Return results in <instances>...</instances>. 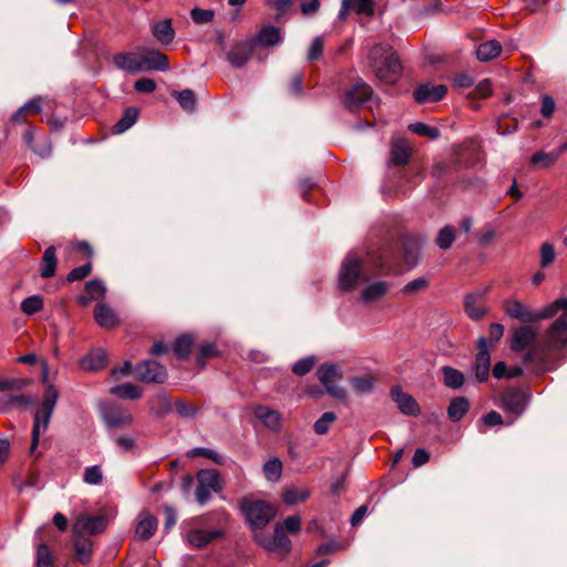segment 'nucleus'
Wrapping results in <instances>:
<instances>
[{
	"label": "nucleus",
	"instance_id": "1",
	"mask_svg": "<svg viewBox=\"0 0 567 567\" xmlns=\"http://www.w3.org/2000/svg\"><path fill=\"white\" fill-rule=\"evenodd\" d=\"M368 65L375 76L389 84L395 83L402 73L399 56L388 44H375L368 52Z\"/></svg>",
	"mask_w": 567,
	"mask_h": 567
},
{
	"label": "nucleus",
	"instance_id": "2",
	"mask_svg": "<svg viewBox=\"0 0 567 567\" xmlns=\"http://www.w3.org/2000/svg\"><path fill=\"white\" fill-rule=\"evenodd\" d=\"M239 509L255 535L259 534L258 532L268 525L277 514V509L271 503L251 496L240 499Z\"/></svg>",
	"mask_w": 567,
	"mask_h": 567
},
{
	"label": "nucleus",
	"instance_id": "3",
	"mask_svg": "<svg viewBox=\"0 0 567 567\" xmlns=\"http://www.w3.org/2000/svg\"><path fill=\"white\" fill-rule=\"evenodd\" d=\"M367 256L362 250H353L347 254L341 262L338 285L343 291H349L359 286L365 279Z\"/></svg>",
	"mask_w": 567,
	"mask_h": 567
},
{
	"label": "nucleus",
	"instance_id": "4",
	"mask_svg": "<svg viewBox=\"0 0 567 567\" xmlns=\"http://www.w3.org/2000/svg\"><path fill=\"white\" fill-rule=\"evenodd\" d=\"M58 401V391L54 385L49 384L45 388L43 400L40 408L37 410L33 427H32V437H31V446L30 453L33 454L40 440V435L48 430L50 420L52 417L53 411L55 409Z\"/></svg>",
	"mask_w": 567,
	"mask_h": 567
},
{
	"label": "nucleus",
	"instance_id": "5",
	"mask_svg": "<svg viewBox=\"0 0 567 567\" xmlns=\"http://www.w3.org/2000/svg\"><path fill=\"white\" fill-rule=\"evenodd\" d=\"M501 409L506 413L507 424H513L527 409L529 394L518 388L506 389L501 394Z\"/></svg>",
	"mask_w": 567,
	"mask_h": 567
},
{
	"label": "nucleus",
	"instance_id": "6",
	"mask_svg": "<svg viewBox=\"0 0 567 567\" xmlns=\"http://www.w3.org/2000/svg\"><path fill=\"white\" fill-rule=\"evenodd\" d=\"M197 481L195 498L200 506L210 501L212 493H219L223 489L220 475L216 470H200L197 474Z\"/></svg>",
	"mask_w": 567,
	"mask_h": 567
},
{
	"label": "nucleus",
	"instance_id": "7",
	"mask_svg": "<svg viewBox=\"0 0 567 567\" xmlns=\"http://www.w3.org/2000/svg\"><path fill=\"white\" fill-rule=\"evenodd\" d=\"M373 91L363 80H358L348 87L341 99V103L350 112L359 111L368 101L371 100Z\"/></svg>",
	"mask_w": 567,
	"mask_h": 567
},
{
	"label": "nucleus",
	"instance_id": "8",
	"mask_svg": "<svg viewBox=\"0 0 567 567\" xmlns=\"http://www.w3.org/2000/svg\"><path fill=\"white\" fill-rule=\"evenodd\" d=\"M544 347L558 352L567 347V312L560 315L547 329Z\"/></svg>",
	"mask_w": 567,
	"mask_h": 567
},
{
	"label": "nucleus",
	"instance_id": "9",
	"mask_svg": "<svg viewBox=\"0 0 567 567\" xmlns=\"http://www.w3.org/2000/svg\"><path fill=\"white\" fill-rule=\"evenodd\" d=\"M100 412L109 429H123L133 422L131 412L115 403L101 404Z\"/></svg>",
	"mask_w": 567,
	"mask_h": 567
},
{
	"label": "nucleus",
	"instance_id": "10",
	"mask_svg": "<svg viewBox=\"0 0 567 567\" xmlns=\"http://www.w3.org/2000/svg\"><path fill=\"white\" fill-rule=\"evenodd\" d=\"M255 539L265 549L277 553L279 555H287L291 549V542L285 534L281 525L275 527L272 536L256 534Z\"/></svg>",
	"mask_w": 567,
	"mask_h": 567
},
{
	"label": "nucleus",
	"instance_id": "11",
	"mask_svg": "<svg viewBox=\"0 0 567 567\" xmlns=\"http://www.w3.org/2000/svg\"><path fill=\"white\" fill-rule=\"evenodd\" d=\"M138 380L146 383H163L167 379V370L153 359H147L134 368Z\"/></svg>",
	"mask_w": 567,
	"mask_h": 567
},
{
	"label": "nucleus",
	"instance_id": "12",
	"mask_svg": "<svg viewBox=\"0 0 567 567\" xmlns=\"http://www.w3.org/2000/svg\"><path fill=\"white\" fill-rule=\"evenodd\" d=\"M255 49V40L247 39L236 43L226 54L229 64L235 69H241L251 58Z\"/></svg>",
	"mask_w": 567,
	"mask_h": 567
},
{
	"label": "nucleus",
	"instance_id": "13",
	"mask_svg": "<svg viewBox=\"0 0 567 567\" xmlns=\"http://www.w3.org/2000/svg\"><path fill=\"white\" fill-rule=\"evenodd\" d=\"M141 72L167 71L169 69L168 58L158 50H143L141 52Z\"/></svg>",
	"mask_w": 567,
	"mask_h": 567
},
{
	"label": "nucleus",
	"instance_id": "14",
	"mask_svg": "<svg viewBox=\"0 0 567 567\" xmlns=\"http://www.w3.org/2000/svg\"><path fill=\"white\" fill-rule=\"evenodd\" d=\"M106 518L104 516L79 515L73 529L74 534L83 536L102 533L106 528Z\"/></svg>",
	"mask_w": 567,
	"mask_h": 567
},
{
	"label": "nucleus",
	"instance_id": "15",
	"mask_svg": "<svg viewBox=\"0 0 567 567\" xmlns=\"http://www.w3.org/2000/svg\"><path fill=\"white\" fill-rule=\"evenodd\" d=\"M504 309L508 317L518 319L525 323L537 322L536 310L530 309L517 299L506 300Z\"/></svg>",
	"mask_w": 567,
	"mask_h": 567
},
{
	"label": "nucleus",
	"instance_id": "16",
	"mask_svg": "<svg viewBox=\"0 0 567 567\" xmlns=\"http://www.w3.org/2000/svg\"><path fill=\"white\" fill-rule=\"evenodd\" d=\"M390 395L403 414L415 416L420 413V408L415 399L404 392L401 386H393Z\"/></svg>",
	"mask_w": 567,
	"mask_h": 567
},
{
	"label": "nucleus",
	"instance_id": "17",
	"mask_svg": "<svg viewBox=\"0 0 567 567\" xmlns=\"http://www.w3.org/2000/svg\"><path fill=\"white\" fill-rule=\"evenodd\" d=\"M391 289V284L386 280H375L368 284L360 293L362 302L370 305L380 301Z\"/></svg>",
	"mask_w": 567,
	"mask_h": 567
},
{
	"label": "nucleus",
	"instance_id": "18",
	"mask_svg": "<svg viewBox=\"0 0 567 567\" xmlns=\"http://www.w3.org/2000/svg\"><path fill=\"white\" fill-rule=\"evenodd\" d=\"M255 416L270 431L278 432L281 430V414L265 405L254 408Z\"/></svg>",
	"mask_w": 567,
	"mask_h": 567
},
{
	"label": "nucleus",
	"instance_id": "19",
	"mask_svg": "<svg viewBox=\"0 0 567 567\" xmlns=\"http://www.w3.org/2000/svg\"><path fill=\"white\" fill-rule=\"evenodd\" d=\"M446 86L443 84H423L414 90V99L417 103L437 102L446 94Z\"/></svg>",
	"mask_w": 567,
	"mask_h": 567
},
{
	"label": "nucleus",
	"instance_id": "20",
	"mask_svg": "<svg viewBox=\"0 0 567 567\" xmlns=\"http://www.w3.org/2000/svg\"><path fill=\"white\" fill-rule=\"evenodd\" d=\"M141 53L123 52L114 55V65L125 72L136 74L141 72Z\"/></svg>",
	"mask_w": 567,
	"mask_h": 567
},
{
	"label": "nucleus",
	"instance_id": "21",
	"mask_svg": "<svg viewBox=\"0 0 567 567\" xmlns=\"http://www.w3.org/2000/svg\"><path fill=\"white\" fill-rule=\"evenodd\" d=\"M537 332L529 326H522L513 333L511 348L513 351H522L536 339Z\"/></svg>",
	"mask_w": 567,
	"mask_h": 567
},
{
	"label": "nucleus",
	"instance_id": "22",
	"mask_svg": "<svg viewBox=\"0 0 567 567\" xmlns=\"http://www.w3.org/2000/svg\"><path fill=\"white\" fill-rule=\"evenodd\" d=\"M423 240L419 237H406L403 243L405 262L410 267H415L421 258Z\"/></svg>",
	"mask_w": 567,
	"mask_h": 567
},
{
	"label": "nucleus",
	"instance_id": "23",
	"mask_svg": "<svg viewBox=\"0 0 567 567\" xmlns=\"http://www.w3.org/2000/svg\"><path fill=\"white\" fill-rule=\"evenodd\" d=\"M106 353L102 348H95L80 360V365L85 371L101 370L106 365Z\"/></svg>",
	"mask_w": 567,
	"mask_h": 567
},
{
	"label": "nucleus",
	"instance_id": "24",
	"mask_svg": "<svg viewBox=\"0 0 567 567\" xmlns=\"http://www.w3.org/2000/svg\"><path fill=\"white\" fill-rule=\"evenodd\" d=\"M157 529V519L156 517L147 514L141 513L138 516V522L135 528V536L140 540H147L151 538L155 530Z\"/></svg>",
	"mask_w": 567,
	"mask_h": 567
},
{
	"label": "nucleus",
	"instance_id": "25",
	"mask_svg": "<svg viewBox=\"0 0 567 567\" xmlns=\"http://www.w3.org/2000/svg\"><path fill=\"white\" fill-rule=\"evenodd\" d=\"M152 33L155 39L163 45L169 44L175 38V30L171 19L154 22L151 25Z\"/></svg>",
	"mask_w": 567,
	"mask_h": 567
},
{
	"label": "nucleus",
	"instance_id": "26",
	"mask_svg": "<svg viewBox=\"0 0 567 567\" xmlns=\"http://www.w3.org/2000/svg\"><path fill=\"white\" fill-rule=\"evenodd\" d=\"M482 298V293L474 292L468 293L464 299L465 311L467 316L473 320H480L486 313V310L481 302Z\"/></svg>",
	"mask_w": 567,
	"mask_h": 567
},
{
	"label": "nucleus",
	"instance_id": "27",
	"mask_svg": "<svg viewBox=\"0 0 567 567\" xmlns=\"http://www.w3.org/2000/svg\"><path fill=\"white\" fill-rule=\"evenodd\" d=\"M94 318L97 324L105 329H110L118 324L116 313L105 303H97Z\"/></svg>",
	"mask_w": 567,
	"mask_h": 567
},
{
	"label": "nucleus",
	"instance_id": "28",
	"mask_svg": "<svg viewBox=\"0 0 567 567\" xmlns=\"http://www.w3.org/2000/svg\"><path fill=\"white\" fill-rule=\"evenodd\" d=\"M56 249L54 246L48 247L42 255V266L40 277L43 279L52 278L56 272Z\"/></svg>",
	"mask_w": 567,
	"mask_h": 567
},
{
	"label": "nucleus",
	"instance_id": "29",
	"mask_svg": "<svg viewBox=\"0 0 567 567\" xmlns=\"http://www.w3.org/2000/svg\"><path fill=\"white\" fill-rule=\"evenodd\" d=\"M92 550V540L86 536L75 534L74 551L76 560L82 564H87L91 560Z\"/></svg>",
	"mask_w": 567,
	"mask_h": 567
},
{
	"label": "nucleus",
	"instance_id": "30",
	"mask_svg": "<svg viewBox=\"0 0 567 567\" xmlns=\"http://www.w3.org/2000/svg\"><path fill=\"white\" fill-rule=\"evenodd\" d=\"M221 535L219 530L193 529L187 535L188 543L200 548Z\"/></svg>",
	"mask_w": 567,
	"mask_h": 567
},
{
	"label": "nucleus",
	"instance_id": "31",
	"mask_svg": "<svg viewBox=\"0 0 567 567\" xmlns=\"http://www.w3.org/2000/svg\"><path fill=\"white\" fill-rule=\"evenodd\" d=\"M254 40L255 44L258 43L262 47H274L281 42V35L278 28L268 25L262 28Z\"/></svg>",
	"mask_w": 567,
	"mask_h": 567
},
{
	"label": "nucleus",
	"instance_id": "32",
	"mask_svg": "<svg viewBox=\"0 0 567 567\" xmlns=\"http://www.w3.org/2000/svg\"><path fill=\"white\" fill-rule=\"evenodd\" d=\"M501 52V43L496 40H491L483 42L477 47L476 56L480 61L487 62L498 56Z\"/></svg>",
	"mask_w": 567,
	"mask_h": 567
},
{
	"label": "nucleus",
	"instance_id": "33",
	"mask_svg": "<svg viewBox=\"0 0 567 567\" xmlns=\"http://www.w3.org/2000/svg\"><path fill=\"white\" fill-rule=\"evenodd\" d=\"M85 292L89 297H81L80 301L86 305L90 300L101 299L106 293V287L100 279H93L85 284Z\"/></svg>",
	"mask_w": 567,
	"mask_h": 567
},
{
	"label": "nucleus",
	"instance_id": "34",
	"mask_svg": "<svg viewBox=\"0 0 567 567\" xmlns=\"http://www.w3.org/2000/svg\"><path fill=\"white\" fill-rule=\"evenodd\" d=\"M470 409V403L464 396L455 398L447 408V415L453 422H457L464 417Z\"/></svg>",
	"mask_w": 567,
	"mask_h": 567
},
{
	"label": "nucleus",
	"instance_id": "35",
	"mask_svg": "<svg viewBox=\"0 0 567 567\" xmlns=\"http://www.w3.org/2000/svg\"><path fill=\"white\" fill-rule=\"evenodd\" d=\"M110 393L125 400H137L142 396L141 389L132 383L114 385L110 389Z\"/></svg>",
	"mask_w": 567,
	"mask_h": 567
},
{
	"label": "nucleus",
	"instance_id": "36",
	"mask_svg": "<svg viewBox=\"0 0 567 567\" xmlns=\"http://www.w3.org/2000/svg\"><path fill=\"white\" fill-rule=\"evenodd\" d=\"M525 363H535L542 370L551 369L553 365L549 363V355L539 348H533L524 355Z\"/></svg>",
	"mask_w": 567,
	"mask_h": 567
},
{
	"label": "nucleus",
	"instance_id": "37",
	"mask_svg": "<svg viewBox=\"0 0 567 567\" xmlns=\"http://www.w3.org/2000/svg\"><path fill=\"white\" fill-rule=\"evenodd\" d=\"M342 374L341 367L333 363H324L318 369L319 380L323 385L334 382V379H341Z\"/></svg>",
	"mask_w": 567,
	"mask_h": 567
},
{
	"label": "nucleus",
	"instance_id": "38",
	"mask_svg": "<svg viewBox=\"0 0 567 567\" xmlns=\"http://www.w3.org/2000/svg\"><path fill=\"white\" fill-rule=\"evenodd\" d=\"M138 117V110L136 107H127L123 116L117 121V123L113 126V132L115 134H121L132 127Z\"/></svg>",
	"mask_w": 567,
	"mask_h": 567
},
{
	"label": "nucleus",
	"instance_id": "39",
	"mask_svg": "<svg viewBox=\"0 0 567 567\" xmlns=\"http://www.w3.org/2000/svg\"><path fill=\"white\" fill-rule=\"evenodd\" d=\"M410 159V151L409 146L403 140H398L393 142L391 146V157L390 161L393 164H406Z\"/></svg>",
	"mask_w": 567,
	"mask_h": 567
},
{
	"label": "nucleus",
	"instance_id": "40",
	"mask_svg": "<svg viewBox=\"0 0 567 567\" xmlns=\"http://www.w3.org/2000/svg\"><path fill=\"white\" fill-rule=\"evenodd\" d=\"M309 496V489L290 486L284 492L282 501L287 505H295L305 502Z\"/></svg>",
	"mask_w": 567,
	"mask_h": 567
},
{
	"label": "nucleus",
	"instance_id": "41",
	"mask_svg": "<svg viewBox=\"0 0 567 567\" xmlns=\"http://www.w3.org/2000/svg\"><path fill=\"white\" fill-rule=\"evenodd\" d=\"M442 373L444 377V384L451 389H460L464 384L463 373L452 367H443Z\"/></svg>",
	"mask_w": 567,
	"mask_h": 567
},
{
	"label": "nucleus",
	"instance_id": "42",
	"mask_svg": "<svg viewBox=\"0 0 567 567\" xmlns=\"http://www.w3.org/2000/svg\"><path fill=\"white\" fill-rule=\"evenodd\" d=\"M262 472L267 481L278 482L282 474L281 461L277 457L267 461L262 466Z\"/></svg>",
	"mask_w": 567,
	"mask_h": 567
},
{
	"label": "nucleus",
	"instance_id": "43",
	"mask_svg": "<svg viewBox=\"0 0 567 567\" xmlns=\"http://www.w3.org/2000/svg\"><path fill=\"white\" fill-rule=\"evenodd\" d=\"M194 343V339L189 334H183L178 337L174 342V353L178 359H186L188 358L192 347Z\"/></svg>",
	"mask_w": 567,
	"mask_h": 567
},
{
	"label": "nucleus",
	"instance_id": "44",
	"mask_svg": "<svg viewBox=\"0 0 567 567\" xmlns=\"http://www.w3.org/2000/svg\"><path fill=\"white\" fill-rule=\"evenodd\" d=\"M172 95L177 100L181 107L185 111H193L196 105L195 93L190 89L174 91Z\"/></svg>",
	"mask_w": 567,
	"mask_h": 567
},
{
	"label": "nucleus",
	"instance_id": "45",
	"mask_svg": "<svg viewBox=\"0 0 567 567\" xmlns=\"http://www.w3.org/2000/svg\"><path fill=\"white\" fill-rule=\"evenodd\" d=\"M375 380L372 377L352 378L350 384L359 395L372 392Z\"/></svg>",
	"mask_w": 567,
	"mask_h": 567
},
{
	"label": "nucleus",
	"instance_id": "46",
	"mask_svg": "<svg viewBox=\"0 0 567 567\" xmlns=\"http://www.w3.org/2000/svg\"><path fill=\"white\" fill-rule=\"evenodd\" d=\"M42 308H43V299L39 295L30 296L21 302V310L23 313H25L28 316H32V315L39 312L40 310H42Z\"/></svg>",
	"mask_w": 567,
	"mask_h": 567
},
{
	"label": "nucleus",
	"instance_id": "47",
	"mask_svg": "<svg viewBox=\"0 0 567 567\" xmlns=\"http://www.w3.org/2000/svg\"><path fill=\"white\" fill-rule=\"evenodd\" d=\"M409 130L420 136H427L431 140H436L440 136V131L435 126H430L422 122H415L409 125Z\"/></svg>",
	"mask_w": 567,
	"mask_h": 567
},
{
	"label": "nucleus",
	"instance_id": "48",
	"mask_svg": "<svg viewBox=\"0 0 567 567\" xmlns=\"http://www.w3.org/2000/svg\"><path fill=\"white\" fill-rule=\"evenodd\" d=\"M455 240V230L452 226L443 227L436 237V245L441 249H449Z\"/></svg>",
	"mask_w": 567,
	"mask_h": 567
},
{
	"label": "nucleus",
	"instance_id": "49",
	"mask_svg": "<svg viewBox=\"0 0 567 567\" xmlns=\"http://www.w3.org/2000/svg\"><path fill=\"white\" fill-rule=\"evenodd\" d=\"M37 567H53V556L49 546L44 543L37 548Z\"/></svg>",
	"mask_w": 567,
	"mask_h": 567
},
{
	"label": "nucleus",
	"instance_id": "50",
	"mask_svg": "<svg viewBox=\"0 0 567 567\" xmlns=\"http://www.w3.org/2000/svg\"><path fill=\"white\" fill-rule=\"evenodd\" d=\"M103 472L100 465H91L84 470L83 481L89 485H99L102 483Z\"/></svg>",
	"mask_w": 567,
	"mask_h": 567
},
{
	"label": "nucleus",
	"instance_id": "51",
	"mask_svg": "<svg viewBox=\"0 0 567 567\" xmlns=\"http://www.w3.org/2000/svg\"><path fill=\"white\" fill-rule=\"evenodd\" d=\"M337 415L333 412H324L313 424V430L317 434H326L329 431L330 424L334 422Z\"/></svg>",
	"mask_w": 567,
	"mask_h": 567
},
{
	"label": "nucleus",
	"instance_id": "52",
	"mask_svg": "<svg viewBox=\"0 0 567 567\" xmlns=\"http://www.w3.org/2000/svg\"><path fill=\"white\" fill-rule=\"evenodd\" d=\"M559 158L558 154L555 152H538V153H535L532 157H530V163L536 165V164H540L542 166L544 167H548L550 165H553L554 163L557 162V159Z\"/></svg>",
	"mask_w": 567,
	"mask_h": 567
},
{
	"label": "nucleus",
	"instance_id": "53",
	"mask_svg": "<svg viewBox=\"0 0 567 567\" xmlns=\"http://www.w3.org/2000/svg\"><path fill=\"white\" fill-rule=\"evenodd\" d=\"M539 254H540L539 265L542 268H547L556 258L555 248L549 243L542 244Z\"/></svg>",
	"mask_w": 567,
	"mask_h": 567
},
{
	"label": "nucleus",
	"instance_id": "54",
	"mask_svg": "<svg viewBox=\"0 0 567 567\" xmlns=\"http://www.w3.org/2000/svg\"><path fill=\"white\" fill-rule=\"evenodd\" d=\"M192 456H204L214 461L216 464H224L225 458L217 451L207 447H195L190 451Z\"/></svg>",
	"mask_w": 567,
	"mask_h": 567
},
{
	"label": "nucleus",
	"instance_id": "55",
	"mask_svg": "<svg viewBox=\"0 0 567 567\" xmlns=\"http://www.w3.org/2000/svg\"><path fill=\"white\" fill-rule=\"evenodd\" d=\"M31 151L41 158L49 157L52 153V145L49 137L42 136L39 138L32 146Z\"/></svg>",
	"mask_w": 567,
	"mask_h": 567
},
{
	"label": "nucleus",
	"instance_id": "56",
	"mask_svg": "<svg viewBox=\"0 0 567 567\" xmlns=\"http://www.w3.org/2000/svg\"><path fill=\"white\" fill-rule=\"evenodd\" d=\"M316 358L313 355L305 357L292 365V372L297 375H306L315 365Z\"/></svg>",
	"mask_w": 567,
	"mask_h": 567
},
{
	"label": "nucleus",
	"instance_id": "57",
	"mask_svg": "<svg viewBox=\"0 0 567 567\" xmlns=\"http://www.w3.org/2000/svg\"><path fill=\"white\" fill-rule=\"evenodd\" d=\"M92 270L91 262H86L80 267L73 268L66 276L69 282L81 280L90 275Z\"/></svg>",
	"mask_w": 567,
	"mask_h": 567
},
{
	"label": "nucleus",
	"instance_id": "58",
	"mask_svg": "<svg viewBox=\"0 0 567 567\" xmlns=\"http://www.w3.org/2000/svg\"><path fill=\"white\" fill-rule=\"evenodd\" d=\"M214 11L213 10H205L200 8H194L190 11L192 20L195 23H208L214 19Z\"/></svg>",
	"mask_w": 567,
	"mask_h": 567
},
{
	"label": "nucleus",
	"instance_id": "59",
	"mask_svg": "<svg viewBox=\"0 0 567 567\" xmlns=\"http://www.w3.org/2000/svg\"><path fill=\"white\" fill-rule=\"evenodd\" d=\"M477 354H476V363L489 364L491 357L489 351L487 349V340L485 337H481L477 342Z\"/></svg>",
	"mask_w": 567,
	"mask_h": 567
},
{
	"label": "nucleus",
	"instance_id": "60",
	"mask_svg": "<svg viewBox=\"0 0 567 567\" xmlns=\"http://www.w3.org/2000/svg\"><path fill=\"white\" fill-rule=\"evenodd\" d=\"M351 7L358 14L370 16L374 11L373 0H353Z\"/></svg>",
	"mask_w": 567,
	"mask_h": 567
},
{
	"label": "nucleus",
	"instance_id": "61",
	"mask_svg": "<svg viewBox=\"0 0 567 567\" xmlns=\"http://www.w3.org/2000/svg\"><path fill=\"white\" fill-rule=\"evenodd\" d=\"M174 406H175V411L177 412V414L185 419L193 417L198 412V410L196 408L189 405L185 401H176L174 403Z\"/></svg>",
	"mask_w": 567,
	"mask_h": 567
},
{
	"label": "nucleus",
	"instance_id": "62",
	"mask_svg": "<svg viewBox=\"0 0 567 567\" xmlns=\"http://www.w3.org/2000/svg\"><path fill=\"white\" fill-rule=\"evenodd\" d=\"M135 437L132 435H118L115 437V442L123 453L132 452L135 449Z\"/></svg>",
	"mask_w": 567,
	"mask_h": 567
},
{
	"label": "nucleus",
	"instance_id": "63",
	"mask_svg": "<svg viewBox=\"0 0 567 567\" xmlns=\"http://www.w3.org/2000/svg\"><path fill=\"white\" fill-rule=\"evenodd\" d=\"M28 384L24 379H8L0 381V391L21 390Z\"/></svg>",
	"mask_w": 567,
	"mask_h": 567
},
{
	"label": "nucleus",
	"instance_id": "64",
	"mask_svg": "<svg viewBox=\"0 0 567 567\" xmlns=\"http://www.w3.org/2000/svg\"><path fill=\"white\" fill-rule=\"evenodd\" d=\"M134 89L140 93H152L156 89V83L152 79L142 78L134 83Z\"/></svg>",
	"mask_w": 567,
	"mask_h": 567
}]
</instances>
